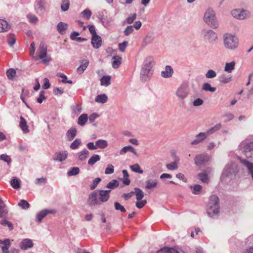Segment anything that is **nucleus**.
<instances>
[{
	"label": "nucleus",
	"mask_w": 253,
	"mask_h": 253,
	"mask_svg": "<svg viewBox=\"0 0 253 253\" xmlns=\"http://www.w3.org/2000/svg\"><path fill=\"white\" fill-rule=\"evenodd\" d=\"M153 59L151 57H147L144 61L140 72V80L142 82L148 81L153 74L152 62Z\"/></svg>",
	"instance_id": "f257e3e1"
},
{
	"label": "nucleus",
	"mask_w": 253,
	"mask_h": 253,
	"mask_svg": "<svg viewBox=\"0 0 253 253\" xmlns=\"http://www.w3.org/2000/svg\"><path fill=\"white\" fill-rule=\"evenodd\" d=\"M219 209L218 197L216 195H211L209 198L206 208L208 214L212 217L216 216L219 214Z\"/></svg>",
	"instance_id": "f03ea898"
},
{
	"label": "nucleus",
	"mask_w": 253,
	"mask_h": 253,
	"mask_svg": "<svg viewBox=\"0 0 253 253\" xmlns=\"http://www.w3.org/2000/svg\"><path fill=\"white\" fill-rule=\"evenodd\" d=\"M224 47L230 50H235L239 45V39L234 34L226 33L223 36Z\"/></svg>",
	"instance_id": "7ed1b4c3"
},
{
	"label": "nucleus",
	"mask_w": 253,
	"mask_h": 253,
	"mask_svg": "<svg viewBox=\"0 0 253 253\" xmlns=\"http://www.w3.org/2000/svg\"><path fill=\"white\" fill-rule=\"evenodd\" d=\"M204 21L210 27L213 28H217L218 27L219 24L217 21L215 12L211 8H208L204 15Z\"/></svg>",
	"instance_id": "20e7f679"
},
{
	"label": "nucleus",
	"mask_w": 253,
	"mask_h": 253,
	"mask_svg": "<svg viewBox=\"0 0 253 253\" xmlns=\"http://www.w3.org/2000/svg\"><path fill=\"white\" fill-rule=\"evenodd\" d=\"M238 172L237 165L233 163L230 162L226 165L222 173L221 178L226 179L227 178H234Z\"/></svg>",
	"instance_id": "39448f33"
},
{
	"label": "nucleus",
	"mask_w": 253,
	"mask_h": 253,
	"mask_svg": "<svg viewBox=\"0 0 253 253\" xmlns=\"http://www.w3.org/2000/svg\"><path fill=\"white\" fill-rule=\"evenodd\" d=\"M37 56L34 57L36 60L42 59V62L47 65L51 60V58L47 55V46L44 42H41L37 51Z\"/></svg>",
	"instance_id": "423d86ee"
},
{
	"label": "nucleus",
	"mask_w": 253,
	"mask_h": 253,
	"mask_svg": "<svg viewBox=\"0 0 253 253\" xmlns=\"http://www.w3.org/2000/svg\"><path fill=\"white\" fill-rule=\"evenodd\" d=\"M239 149L246 157L253 159V142L242 141L239 146Z\"/></svg>",
	"instance_id": "0eeeda50"
},
{
	"label": "nucleus",
	"mask_w": 253,
	"mask_h": 253,
	"mask_svg": "<svg viewBox=\"0 0 253 253\" xmlns=\"http://www.w3.org/2000/svg\"><path fill=\"white\" fill-rule=\"evenodd\" d=\"M231 13L233 17L239 20L248 19L251 16V13L249 10L243 8L233 9Z\"/></svg>",
	"instance_id": "6e6552de"
},
{
	"label": "nucleus",
	"mask_w": 253,
	"mask_h": 253,
	"mask_svg": "<svg viewBox=\"0 0 253 253\" xmlns=\"http://www.w3.org/2000/svg\"><path fill=\"white\" fill-rule=\"evenodd\" d=\"M201 34L204 40L210 43H215L218 39L217 34L212 30L203 29Z\"/></svg>",
	"instance_id": "1a4fd4ad"
},
{
	"label": "nucleus",
	"mask_w": 253,
	"mask_h": 253,
	"mask_svg": "<svg viewBox=\"0 0 253 253\" xmlns=\"http://www.w3.org/2000/svg\"><path fill=\"white\" fill-rule=\"evenodd\" d=\"M189 93V88L188 84H182L177 88L175 91V95L178 99L184 100L188 96Z\"/></svg>",
	"instance_id": "9d476101"
},
{
	"label": "nucleus",
	"mask_w": 253,
	"mask_h": 253,
	"mask_svg": "<svg viewBox=\"0 0 253 253\" xmlns=\"http://www.w3.org/2000/svg\"><path fill=\"white\" fill-rule=\"evenodd\" d=\"M211 160V156L206 153L197 154L194 158L195 165L199 167L205 165Z\"/></svg>",
	"instance_id": "9b49d317"
},
{
	"label": "nucleus",
	"mask_w": 253,
	"mask_h": 253,
	"mask_svg": "<svg viewBox=\"0 0 253 253\" xmlns=\"http://www.w3.org/2000/svg\"><path fill=\"white\" fill-rule=\"evenodd\" d=\"M96 192L95 190L88 195L87 204L89 207L101 205Z\"/></svg>",
	"instance_id": "f8f14e48"
},
{
	"label": "nucleus",
	"mask_w": 253,
	"mask_h": 253,
	"mask_svg": "<svg viewBox=\"0 0 253 253\" xmlns=\"http://www.w3.org/2000/svg\"><path fill=\"white\" fill-rule=\"evenodd\" d=\"M97 194L101 205L108 201L110 198L111 190H96Z\"/></svg>",
	"instance_id": "ddd939ff"
},
{
	"label": "nucleus",
	"mask_w": 253,
	"mask_h": 253,
	"mask_svg": "<svg viewBox=\"0 0 253 253\" xmlns=\"http://www.w3.org/2000/svg\"><path fill=\"white\" fill-rule=\"evenodd\" d=\"M35 9L39 15H42L46 10L44 0H36Z\"/></svg>",
	"instance_id": "4468645a"
},
{
	"label": "nucleus",
	"mask_w": 253,
	"mask_h": 253,
	"mask_svg": "<svg viewBox=\"0 0 253 253\" xmlns=\"http://www.w3.org/2000/svg\"><path fill=\"white\" fill-rule=\"evenodd\" d=\"M56 212L54 209H44L36 214V219L38 222H41L42 219L48 214H53Z\"/></svg>",
	"instance_id": "2eb2a0df"
},
{
	"label": "nucleus",
	"mask_w": 253,
	"mask_h": 253,
	"mask_svg": "<svg viewBox=\"0 0 253 253\" xmlns=\"http://www.w3.org/2000/svg\"><path fill=\"white\" fill-rule=\"evenodd\" d=\"M211 171V168H207L206 170H204L202 172L198 174V178L203 183H208L209 182V178L208 176V172L210 173Z\"/></svg>",
	"instance_id": "dca6fc26"
},
{
	"label": "nucleus",
	"mask_w": 253,
	"mask_h": 253,
	"mask_svg": "<svg viewBox=\"0 0 253 253\" xmlns=\"http://www.w3.org/2000/svg\"><path fill=\"white\" fill-rule=\"evenodd\" d=\"M8 213V208L2 199L0 198V218H5Z\"/></svg>",
	"instance_id": "f3484780"
},
{
	"label": "nucleus",
	"mask_w": 253,
	"mask_h": 253,
	"mask_svg": "<svg viewBox=\"0 0 253 253\" xmlns=\"http://www.w3.org/2000/svg\"><path fill=\"white\" fill-rule=\"evenodd\" d=\"M33 243L31 240L29 239H24L22 240L20 243V247L21 250H26L33 247Z\"/></svg>",
	"instance_id": "a211bd4d"
},
{
	"label": "nucleus",
	"mask_w": 253,
	"mask_h": 253,
	"mask_svg": "<svg viewBox=\"0 0 253 253\" xmlns=\"http://www.w3.org/2000/svg\"><path fill=\"white\" fill-rule=\"evenodd\" d=\"M172 156L174 157V162L166 165L167 168L169 170H175L177 169V164L180 160L179 158L175 154H173Z\"/></svg>",
	"instance_id": "6ab92c4d"
},
{
	"label": "nucleus",
	"mask_w": 253,
	"mask_h": 253,
	"mask_svg": "<svg viewBox=\"0 0 253 253\" xmlns=\"http://www.w3.org/2000/svg\"><path fill=\"white\" fill-rule=\"evenodd\" d=\"M207 136L205 132H200L196 136V138L191 142L192 145H197L207 138Z\"/></svg>",
	"instance_id": "aec40b11"
},
{
	"label": "nucleus",
	"mask_w": 253,
	"mask_h": 253,
	"mask_svg": "<svg viewBox=\"0 0 253 253\" xmlns=\"http://www.w3.org/2000/svg\"><path fill=\"white\" fill-rule=\"evenodd\" d=\"M102 40L101 38L98 35L92 36L91 43L93 47L98 48L101 45Z\"/></svg>",
	"instance_id": "412c9836"
},
{
	"label": "nucleus",
	"mask_w": 253,
	"mask_h": 253,
	"mask_svg": "<svg viewBox=\"0 0 253 253\" xmlns=\"http://www.w3.org/2000/svg\"><path fill=\"white\" fill-rule=\"evenodd\" d=\"M10 27V24L5 20L0 19V33L7 32Z\"/></svg>",
	"instance_id": "4be33fe9"
},
{
	"label": "nucleus",
	"mask_w": 253,
	"mask_h": 253,
	"mask_svg": "<svg viewBox=\"0 0 253 253\" xmlns=\"http://www.w3.org/2000/svg\"><path fill=\"white\" fill-rule=\"evenodd\" d=\"M173 73L172 68L170 66H166L164 71H162L161 76L165 78H170Z\"/></svg>",
	"instance_id": "5701e85b"
},
{
	"label": "nucleus",
	"mask_w": 253,
	"mask_h": 253,
	"mask_svg": "<svg viewBox=\"0 0 253 253\" xmlns=\"http://www.w3.org/2000/svg\"><path fill=\"white\" fill-rule=\"evenodd\" d=\"M77 129L75 127H72L67 132L66 136L68 140H72L77 135Z\"/></svg>",
	"instance_id": "b1692460"
},
{
	"label": "nucleus",
	"mask_w": 253,
	"mask_h": 253,
	"mask_svg": "<svg viewBox=\"0 0 253 253\" xmlns=\"http://www.w3.org/2000/svg\"><path fill=\"white\" fill-rule=\"evenodd\" d=\"M89 62L86 59L82 60L80 67L77 69V73L82 74L88 67Z\"/></svg>",
	"instance_id": "393cba45"
},
{
	"label": "nucleus",
	"mask_w": 253,
	"mask_h": 253,
	"mask_svg": "<svg viewBox=\"0 0 253 253\" xmlns=\"http://www.w3.org/2000/svg\"><path fill=\"white\" fill-rule=\"evenodd\" d=\"M221 124H217L214 126H213L211 127V128L208 129L205 132L206 134L207 135V137L210 136V135L214 133L216 131L219 130L221 127Z\"/></svg>",
	"instance_id": "a878e982"
},
{
	"label": "nucleus",
	"mask_w": 253,
	"mask_h": 253,
	"mask_svg": "<svg viewBox=\"0 0 253 253\" xmlns=\"http://www.w3.org/2000/svg\"><path fill=\"white\" fill-rule=\"evenodd\" d=\"M146 186H145V189H151L153 188H155L158 184V181L157 179H153V180H147L145 181Z\"/></svg>",
	"instance_id": "bb28decb"
},
{
	"label": "nucleus",
	"mask_w": 253,
	"mask_h": 253,
	"mask_svg": "<svg viewBox=\"0 0 253 253\" xmlns=\"http://www.w3.org/2000/svg\"><path fill=\"white\" fill-rule=\"evenodd\" d=\"M67 28L68 24L62 22H59L57 25V30L61 35L65 33Z\"/></svg>",
	"instance_id": "cd10ccee"
},
{
	"label": "nucleus",
	"mask_w": 253,
	"mask_h": 253,
	"mask_svg": "<svg viewBox=\"0 0 253 253\" xmlns=\"http://www.w3.org/2000/svg\"><path fill=\"white\" fill-rule=\"evenodd\" d=\"M128 151L131 152V153H132L134 155H135L136 156L137 155V153L136 152V151L135 150V149H134V148L130 145L124 147L120 150V155H124Z\"/></svg>",
	"instance_id": "c85d7f7f"
},
{
	"label": "nucleus",
	"mask_w": 253,
	"mask_h": 253,
	"mask_svg": "<svg viewBox=\"0 0 253 253\" xmlns=\"http://www.w3.org/2000/svg\"><path fill=\"white\" fill-rule=\"evenodd\" d=\"M89 154V151L86 149H84L83 150L78 153V160L80 161H84L88 157Z\"/></svg>",
	"instance_id": "c756f323"
},
{
	"label": "nucleus",
	"mask_w": 253,
	"mask_h": 253,
	"mask_svg": "<svg viewBox=\"0 0 253 253\" xmlns=\"http://www.w3.org/2000/svg\"><path fill=\"white\" fill-rule=\"evenodd\" d=\"M20 127L24 133H28L29 132V129L25 119L22 116L20 117Z\"/></svg>",
	"instance_id": "7c9ffc66"
},
{
	"label": "nucleus",
	"mask_w": 253,
	"mask_h": 253,
	"mask_svg": "<svg viewBox=\"0 0 253 253\" xmlns=\"http://www.w3.org/2000/svg\"><path fill=\"white\" fill-rule=\"evenodd\" d=\"M68 155V152L66 151H61L56 153V157L54 160L59 162H62L66 160Z\"/></svg>",
	"instance_id": "2f4dec72"
},
{
	"label": "nucleus",
	"mask_w": 253,
	"mask_h": 253,
	"mask_svg": "<svg viewBox=\"0 0 253 253\" xmlns=\"http://www.w3.org/2000/svg\"><path fill=\"white\" fill-rule=\"evenodd\" d=\"M156 253H179V252L175 248L164 247Z\"/></svg>",
	"instance_id": "473e14b6"
},
{
	"label": "nucleus",
	"mask_w": 253,
	"mask_h": 253,
	"mask_svg": "<svg viewBox=\"0 0 253 253\" xmlns=\"http://www.w3.org/2000/svg\"><path fill=\"white\" fill-rule=\"evenodd\" d=\"M235 62L231 61L230 62L226 63L224 70L228 73H231L235 69Z\"/></svg>",
	"instance_id": "72a5a7b5"
},
{
	"label": "nucleus",
	"mask_w": 253,
	"mask_h": 253,
	"mask_svg": "<svg viewBox=\"0 0 253 253\" xmlns=\"http://www.w3.org/2000/svg\"><path fill=\"white\" fill-rule=\"evenodd\" d=\"M112 67L113 68H118L122 63V58L119 56H115L112 58Z\"/></svg>",
	"instance_id": "f704fd0d"
},
{
	"label": "nucleus",
	"mask_w": 253,
	"mask_h": 253,
	"mask_svg": "<svg viewBox=\"0 0 253 253\" xmlns=\"http://www.w3.org/2000/svg\"><path fill=\"white\" fill-rule=\"evenodd\" d=\"M96 149H105L106 148L108 143V142L104 139H98L95 142Z\"/></svg>",
	"instance_id": "c9c22d12"
},
{
	"label": "nucleus",
	"mask_w": 253,
	"mask_h": 253,
	"mask_svg": "<svg viewBox=\"0 0 253 253\" xmlns=\"http://www.w3.org/2000/svg\"><path fill=\"white\" fill-rule=\"evenodd\" d=\"M108 97L105 94H101L96 96L95 101L99 103L104 104L107 102Z\"/></svg>",
	"instance_id": "e433bc0d"
},
{
	"label": "nucleus",
	"mask_w": 253,
	"mask_h": 253,
	"mask_svg": "<svg viewBox=\"0 0 253 253\" xmlns=\"http://www.w3.org/2000/svg\"><path fill=\"white\" fill-rule=\"evenodd\" d=\"M220 83L222 84H228L232 80V77L230 75L222 74L218 78Z\"/></svg>",
	"instance_id": "4c0bfd02"
},
{
	"label": "nucleus",
	"mask_w": 253,
	"mask_h": 253,
	"mask_svg": "<svg viewBox=\"0 0 253 253\" xmlns=\"http://www.w3.org/2000/svg\"><path fill=\"white\" fill-rule=\"evenodd\" d=\"M101 85L108 86L111 84V76H104L100 80Z\"/></svg>",
	"instance_id": "58836bf2"
},
{
	"label": "nucleus",
	"mask_w": 253,
	"mask_h": 253,
	"mask_svg": "<svg viewBox=\"0 0 253 253\" xmlns=\"http://www.w3.org/2000/svg\"><path fill=\"white\" fill-rule=\"evenodd\" d=\"M88 119L87 115L86 114H83L81 115L78 118V124L83 126L85 125Z\"/></svg>",
	"instance_id": "ea45409f"
},
{
	"label": "nucleus",
	"mask_w": 253,
	"mask_h": 253,
	"mask_svg": "<svg viewBox=\"0 0 253 253\" xmlns=\"http://www.w3.org/2000/svg\"><path fill=\"white\" fill-rule=\"evenodd\" d=\"M134 194L136 195V199L137 201H140L144 197V193L141 189L139 188L134 189Z\"/></svg>",
	"instance_id": "a19ab883"
},
{
	"label": "nucleus",
	"mask_w": 253,
	"mask_h": 253,
	"mask_svg": "<svg viewBox=\"0 0 253 253\" xmlns=\"http://www.w3.org/2000/svg\"><path fill=\"white\" fill-rule=\"evenodd\" d=\"M202 89L206 91L214 92L216 90V87H212L208 83H204L202 85Z\"/></svg>",
	"instance_id": "79ce46f5"
},
{
	"label": "nucleus",
	"mask_w": 253,
	"mask_h": 253,
	"mask_svg": "<svg viewBox=\"0 0 253 253\" xmlns=\"http://www.w3.org/2000/svg\"><path fill=\"white\" fill-rule=\"evenodd\" d=\"M119 185V182L116 180L113 179L110 181L106 186V187L110 189H114L117 188Z\"/></svg>",
	"instance_id": "37998d69"
},
{
	"label": "nucleus",
	"mask_w": 253,
	"mask_h": 253,
	"mask_svg": "<svg viewBox=\"0 0 253 253\" xmlns=\"http://www.w3.org/2000/svg\"><path fill=\"white\" fill-rule=\"evenodd\" d=\"M100 159V156L97 154L93 155L88 161V164L92 166Z\"/></svg>",
	"instance_id": "c03bdc74"
},
{
	"label": "nucleus",
	"mask_w": 253,
	"mask_h": 253,
	"mask_svg": "<svg viewBox=\"0 0 253 253\" xmlns=\"http://www.w3.org/2000/svg\"><path fill=\"white\" fill-rule=\"evenodd\" d=\"M0 224L4 226H7L9 228L10 230H12L13 229V225L12 223L4 218L0 221Z\"/></svg>",
	"instance_id": "a18cd8bd"
},
{
	"label": "nucleus",
	"mask_w": 253,
	"mask_h": 253,
	"mask_svg": "<svg viewBox=\"0 0 253 253\" xmlns=\"http://www.w3.org/2000/svg\"><path fill=\"white\" fill-rule=\"evenodd\" d=\"M190 188L192 190V193L194 194L198 195L201 192L202 187L200 185L197 184L193 186H191Z\"/></svg>",
	"instance_id": "49530a36"
},
{
	"label": "nucleus",
	"mask_w": 253,
	"mask_h": 253,
	"mask_svg": "<svg viewBox=\"0 0 253 253\" xmlns=\"http://www.w3.org/2000/svg\"><path fill=\"white\" fill-rule=\"evenodd\" d=\"M20 182L19 179L14 178L11 180L10 184L13 188L17 189L20 188Z\"/></svg>",
	"instance_id": "de8ad7c7"
},
{
	"label": "nucleus",
	"mask_w": 253,
	"mask_h": 253,
	"mask_svg": "<svg viewBox=\"0 0 253 253\" xmlns=\"http://www.w3.org/2000/svg\"><path fill=\"white\" fill-rule=\"evenodd\" d=\"M130 168L132 171L140 174H142L143 172V170L141 169L140 166L138 164L130 166Z\"/></svg>",
	"instance_id": "09e8293b"
},
{
	"label": "nucleus",
	"mask_w": 253,
	"mask_h": 253,
	"mask_svg": "<svg viewBox=\"0 0 253 253\" xmlns=\"http://www.w3.org/2000/svg\"><path fill=\"white\" fill-rule=\"evenodd\" d=\"M122 172L124 176L123 183L126 185H128L130 183V180L128 179L129 175L128 172L126 169H123Z\"/></svg>",
	"instance_id": "8fccbe9b"
},
{
	"label": "nucleus",
	"mask_w": 253,
	"mask_h": 253,
	"mask_svg": "<svg viewBox=\"0 0 253 253\" xmlns=\"http://www.w3.org/2000/svg\"><path fill=\"white\" fill-rule=\"evenodd\" d=\"M80 172V169L78 167H73L67 172V175L69 176L76 175Z\"/></svg>",
	"instance_id": "3c124183"
},
{
	"label": "nucleus",
	"mask_w": 253,
	"mask_h": 253,
	"mask_svg": "<svg viewBox=\"0 0 253 253\" xmlns=\"http://www.w3.org/2000/svg\"><path fill=\"white\" fill-rule=\"evenodd\" d=\"M69 0H62L61 8L63 11H66L68 10L69 8Z\"/></svg>",
	"instance_id": "603ef678"
},
{
	"label": "nucleus",
	"mask_w": 253,
	"mask_h": 253,
	"mask_svg": "<svg viewBox=\"0 0 253 253\" xmlns=\"http://www.w3.org/2000/svg\"><path fill=\"white\" fill-rule=\"evenodd\" d=\"M18 205L24 210H27L30 207V204L25 200H21Z\"/></svg>",
	"instance_id": "864d4df0"
},
{
	"label": "nucleus",
	"mask_w": 253,
	"mask_h": 253,
	"mask_svg": "<svg viewBox=\"0 0 253 253\" xmlns=\"http://www.w3.org/2000/svg\"><path fill=\"white\" fill-rule=\"evenodd\" d=\"M81 144V140L80 139H76L70 145V148L72 149L75 150L78 148L79 146Z\"/></svg>",
	"instance_id": "5fc2aeb1"
},
{
	"label": "nucleus",
	"mask_w": 253,
	"mask_h": 253,
	"mask_svg": "<svg viewBox=\"0 0 253 253\" xmlns=\"http://www.w3.org/2000/svg\"><path fill=\"white\" fill-rule=\"evenodd\" d=\"M0 160L6 162L8 165H9L11 162V159L10 156L6 154L0 155Z\"/></svg>",
	"instance_id": "6e6d98bb"
},
{
	"label": "nucleus",
	"mask_w": 253,
	"mask_h": 253,
	"mask_svg": "<svg viewBox=\"0 0 253 253\" xmlns=\"http://www.w3.org/2000/svg\"><path fill=\"white\" fill-rule=\"evenodd\" d=\"M136 18V14L133 13L131 14L128 17L126 18V21H125V23H127L128 24H132Z\"/></svg>",
	"instance_id": "4d7b16f0"
},
{
	"label": "nucleus",
	"mask_w": 253,
	"mask_h": 253,
	"mask_svg": "<svg viewBox=\"0 0 253 253\" xmlns=\"http://www.w3.org/2000/svg\"><path fill=\"white\" fill-rule=\"evenodd\" d=\"M6 75L8 79L12 80L16 75V71L13 69H10L7 71Z\"/></svg>",
	"instance_id": "13d9d810"
},
{
	"label": "nucleus",
	"mask_w": 253,
	"mask_h": 253,
	"mask_svg": "<svg viewBox=\"0 0 253 253\" xmlns=\"http://www.w3.org/2000/svg\"><path fill=\"white\" fill-rule=\"evenodd\" d=\"M11 245L10 241L7 240L6 241L5 244L1 247L2 253H9L8 249Z\"/></svg>",
	"instance_id": "bf43d9fd"
},
{
	"label": "nucleus",
	"mask_w": 253,
	"mask_h": 253,
	"mask_svg": "<svg viewBox=\"0 0 253 253\" xmlns=\"http://www.w3.org/2000/svg\"><path fill=\"white\" fill-rule=\"evenodd\" d=\"M114 207L116 211H119L122 212H125L126 211V210L124 207L119 202H116L114 203Z\"/></svg>",
	"instance_id": "052dcab7"
},
{
	"label": "nucleus",
	"mask_w": 253,
	"mask_h": 253,
	"mask_svg": "<svg viewBox=\"0 0 253 253\" xmlns=\"http://www.w3.org/2000/svg\"><path fill=\"white\" fill-rule=\"evenodd\" d=\"M216 76V72L213 70H209L206 74H205V77L207 79H212L214 78Z\"/></svg>",
	"instance_id": "680f3d73"
},
{
	"label": "nucleus",
	"mask_w": 253,
	"mask_h": 253,
	"mask_svg": "<svg viewBox=\"0 0 253 253\" xmlns=\"http://www.w3.org/2000/svg\"><path fill=\"white\" fill-rule=\"evenodd\" d=\"M46 178L42 177L36 178L35 180V183L37 185H44L46 183Z\"/></svg>",
	"instance_id": "e2e57ef3"
},
{
	"label": "nucleus",
	"mask_w": 253,
	"mask_h": 253,
	"mask_svg": "<svg viewBox=\"0 0 253 253\" xmlns=\"http://www.w3.org/2000/svg\"><path fill=\"white\" fill-rule=\"evenodd\" d=\"M91 14V11L88 9H84L81 13L82 16L87 20H88L90 18Z\"/></svg>",
	"instance_id": "0e129e2a"
},
{
	"label": "nucleus",
	"mask_w": 253,
	"mask_h": 253,
	"mask_svg": "<svg viewBox=\"0 0 253 253\" xmlns=\"http://www.w3.org/2000/svg\"><path fill=\"white\" fill-rule=\"evenodd\" d=\"M114 167L112 164H109L107 165V168L105 170V173L106 174H110L114 172Z\"/></svg>",
	"instance_id": "69168bd1"
},
{
	"label": "nucleus",
	"mask_w": 253,
	"mask_h": 253,
	"mask_svg": "<svg viewBox=\"0 0 253 253\" xmlns=\"http://www.w3.org/2000/svg\"><path fill=\"white\" fill-rule=\"evenodd\" d=\"M72 111L74 114L76 115H78L81 112L82 107L80 105H76L73 107Z\"/></svg>",
	"instance_id": "338daca9"
},
{
	"label": "nucleus",
	"mask_w": 253,
	"mask_h": 253,
	"mask_svg": "<svg viewBox=\"0 0 253 253\" xmlns=\"http://www.w3.org/2000/svg\"><path fill=\"white\" fill-rule=\"evenodd\" d=\"M101 179L100 178L97 177L95 178V179L93 181L92 183L90 185V189L91 190H94L96 188L97 185L99 184V183L101 181Z\"/></svg>",
	"instance_id": "774afa93"
}]
</instances>
